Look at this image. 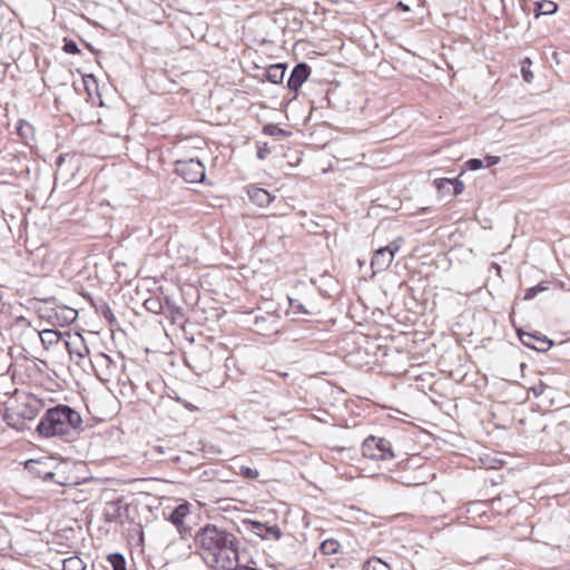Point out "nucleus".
Here are the masks:
<instances>
[{
	"label": "nucleus",
	"instance_id": "f257e3e1",
	"mask_svg": "<svg viewBox=\"0 0 570 570\" xmlns=\"http://www.w3.org/2000/svg\"><path fill=\"white\" fill-rule=\"evenodd\" d=\"M195 547L204 562L217 570L230 569L240 560L237 538L216 524H206L194 537Z\"/></svg>",
	"mask_w": 570,
	"mask_h": 570
},
{
	"label": "nucleus",
	"instance_id": "f03ea898",
	"mask_svg": "<svg viewBox=\"0 0 570 570\" xmlns=\"http://www.w3.org/2000/svg\"><path fill=\"white\" fill-rule=\"evenodd\" d=\"M80 414L68 405H57L48 409L41 417L37 431L45 438L68 435L80 428Z\"/></svg>",
	"mask_w": 570,
	"mask_h": 570
},
{
	"label": "nucleus",
	"instance_id": "7ed1b4c3",
	"mask_svg": "<svg viewBox=\"0 0 570 570\" xmlns=\"http://www.w3.org/2000/svg\"><path fill=\"white\" fill-rule=\"evenodd\" d=\"M362 453L365 458L372 460H392L395 454L393 452L392 443L384 439L374 435L367 436L362 443Z\"/></svg>",
	"mask_w": 570,
	"mask_h": 570
},
{
	"label": "nucleus",
	"instance_id": "20e7f679",
	"mask_svg": "<svg viewBox=\"0 0 570 570\" xmlns=\"http://www.w3.org/2000/svg\"><path fill=\"white\" fill-rule=\"evenodd\" d=\"M404 244L403 237H396L392 242H390L386 246L381 247L376 249L373 253L372 259H371V267L374 273H381L386 271L393 259L395 254L402 248Z\"/></svg>",
	"mask_w": 570,
	"mask_h": 570
},
{
	"label": "nucleus",
	"instance_id": "39448f33",
	"mask_svg": "<svg viewBox=\"0 0 570 570\" xmlns=\"http://www.w3.org/2000/svg\"><path fill=\"white\" fill-rule=\"evenodd\" d=\"M175 171L186 183H202L205 179V166L200 160L195 158L177 160L175 163Z\"/></svg>",
	"mask_w": 570,
	"mask_h": 570
},
{
	"label": "nucleus",
	"instance_id": "423d86ee",
	"mask_svg": "<svg viewBox=\"0 0 570 570\" xmlns=\"http://www.w3.org/2000/svg\"><path fill=\"white\" fill-rule=\"evenodd\" d=\"M117 392L122 402L134 404L139 400L137 386L131 377L127 374H121L117 380Z\"/></svg>",
	"mask_w": 570,
	"mask_h": 570
},
{
	"label": "nucleus",
	"instance_id": "0eeeda50",
	"mask_svg": "<svg viewBox=\"0 0 570 570\" xmlns=\"http://www.w3.org/2000/svg\"><path fill=\"white\" fill-rule=\"evenodd\" d=\"M189 503H181L173 510L168 518V520L177 528V531L181 538H184L189 532V528L185 525V519L189 515Z\"/></svg>",
	"mask_w": 570,
	"mask_h": 570
},
{
	"label": "nucleus",
	"instance_id": "6e6552de",
	"mask_svg": "<svg viewBox=\"0 0 570 570\" xmlns=\"http://www.w3.org/2000/svg\"><path fill=\"white\" fill-rule=\"evenodd\" d=\"M309 76V67L305 62H301L294 67L287 80V87L297 91Z\"/></svg>",
	"mask_w": 570,
	"mask_h": 570
},
{
	"label": "nucleus",
	"instance_id": "1a4fd4ad",
	"mask_svg": "<svg viewBox=\"0 0 570 570\" xmlns=\"http://www.w3.org/2000/svg\"><path fill=\"white\" fill-rule=\"evenodd\" d=\"M519 338L523 345L538 352H546L552 345V342L547 337H540L531 333L519 332Z\"/></svg>",
	"mask_w": 570,
	"mask_h": 570
},
{
	"label": "nucleus",
	"instance_id": "9d476101",
	"mask_svg": "<svg viewBox=\"0 0 570 570\" xmlns=\"http://www.w3.org/2000/svg\"><path fill=\"white\" fill-rule=\"evenodd\" d=\"M42 401L35 395H28L18 413L26 420L32 421L42 409Z\"/></svg>",
	"mask_w": 570,
	"mask_h": 570
},
{
	"label": "nucleus",
	"instance_id": "9b49d317",
	"mask_svg": "<svg viewBox=\"0 0 570 570\" xmlns=\"http://www.w3.org/2000/svg\"><path fill=\"white\" fill-rule=\"evenodd\" d=\"M249 530L262 539L278 540L282 535L281 529L276 525L269 527L258 521L249 522Z\"/></svg>",
	"mask_w": 570,
	"mask_h": 570
},
{
	"label": "nucleus",
	"instance_id": "f8f14e48",
	"mask_svg": "<svg viewBox=\"0 0 570 570\" xmlns=\"http://www.w3.org/2000/svg\"><path fill=\"white\" fill-rule=\"evenodd\" d=\"M66 346L69 354L77 356L79 360L85 358L89 354V348L80 334H76L71 341L66 343Z\"/></svg>",
	"mask_w": 570,
	"mask_h": 570
},
{
	"label": "nucleus",
	"instance_id": "ddd939ff",
	"mask_svg": "<svg viewBox=\"0 0 570 570\" xmlns=\"http://www.w3.org/2000/svg\"><path fill=\"white\" fill-rule=\"evenodd\" d=\"M247 195L252 203L261 207L268 206L274 199V197L266 189L258 187L249 188Z\"/></svg>",
	"mask_w": 570,
	"mask_h": 570
},
{
	"label": "nucleus",
	"instance_id": "4468645a",
	"mask_svg": "<svg viewBox=\"0 0 570 570\" xmlns=\"http://www.w3.org/2000/svg\"><path fill=\"white\" fill-rule=\"evenodd\" d=\"M3 421L7 423L8 426L22 432L29 429L27 421L18 413V412H11L7 411L3 414Z\"/></svg>",
	"mask_w": 570,
	"mask_h": 570
},
{
	"label": "nucleus",
	"instance_id": "2eb2a0df",
	"mask_svg": "<svg viewBox=\"0 0 570 570\" xmlns=\"http://www.w3.org/2000/svg\"><path fill=\"white\" fill-rule=\"evenodd\" d=\"M285 65L276 63L272 65L266 69V78L272 83H281L285 75Z\"/></svg>",
	"mask_w": 570,
	"mask_h": 570
},
{
	"label": "nucleus",
	"instance_id": "dca6fc26",
	"mask_svg": "<svg viewBox=\"0 0 570 570\" xmlns=\"http://www.w3.org/2000/svg\"><path fill=\"white\" fill-rule=\"evenodd\" d=\"M269 318H271V324H268V325L266 324L267 323L266 317H256V320H255V325H256L257 330L261 331L262 334H264V335H271L273 333L278 332L275 317L269 316Z\"/></svg>",
	"mask_w": 570,
	"mask_h": 570
},
{
	"label": "nucleus",
	"instance_id": "f3484780",
	"mask_svg": "<svg viewBox=\"0 0 570 570\" xmlns=\"http://www.w3.org/2000/svg\"><path fill=\"white\" fill-rule=\"evenodd\" d=\"M287 298H288L289 308L293 314H295V315H312L313 314V311L307 305H305L302 301H299L297 298H292L289 296Z\"/></svg>",
	"mask_w": 570,
	"mask_h": 570
},
{
	"label": "nucleus",
	"instance_id": "a211bd4d",
	"mask_svg": "<svg viewBox=\"0 0 570 570\" xmlns=\"http://www.w3.org/2000/svg\"><path fill=\"white\" fill-rule=\"evenodd\" d=\"M56 316L60 324H70L77 318V311L69 307H60Z\"/></svg>",
	"mask_w": 570,
	"mask_h": 570
},
{
	"label": "nucleus",
	"instance_id": "6ab92c4d",
	"mask_svg": "<svg viewBox=\"0 0 570 570\" xmlns=\"http://www.w3.org/2000/svg\"><path fill=\"white\" fill-rule=\"evenodd\" d=\"M39 335L42 344L48 346L57 344L60 340L59 332L55 330H43L39 333Z\"/></svg>",
	"mask_w": 570,
	"mask_h": 570
},
{
	"label": "nucleus",
	"instance_id": "aec40b11",
	"mask_svg": "<svg viewBox=\"0 0 570 570\" xmlns=\"http://www.w3.org/2000/svg\"><path fill=\"white\" fill-rule=\"evenodd\" d=\"M362 570H391V567L380 558H371L363 564Z\"/></svg>",
	"mask_w": 570,
	"mask_h": 570
},
{
	"label": "nucleus",
	"instance_id": "412c9836",
	"mask_svg": "<svg viewBox=\"0 0 570 570\" xmlns=\"http://www.w3.org/2000/svg\"><path fill=\"white\" fill-rule=\"evenodd\" d=\"M144 307L154 314H160L163 312V302L159 297H149L144 302Z\"/></svg>",
	"mask_w": 570,
	"mask_h": 570
},
{
	"label": "nucleus",
	"instance_id": "4be33fe9",
	"mask_svg": "<svg viewBox=\"0 0 570 570\" xmlns=\"http://www.w3.org/2000/svg\"><path fill=\"white\" fill-rule=\"evenodd\" d=\"M107 559L111 564L112 570H127L126 559L121 553H110Z\"/></svg>",
	"mask_w": 570,
	"mask_h": 570
},
{
	"label": "nucleus",
	"instance_id": "5701e85b",
	"mask_svg": "<svg viewBox=\"0 0 570 570\" xmlns=\"http://www.w3.org/2000/svg\"><path fill=\"white\" fill-rule=\"evenodd\" d=\"M557 4L552 1H542L537 3L539 14H552L557 11Z\"/></svg>",
	"mask_w": 570,
	"mask_h": 570
},
{
	"label": "nucleus",
	"instance_id": "b1692460",
	"mask_svg": "<svg viewBox=\"0 0 570 570\" xmlns=\"http://www.w3.org/2000/svg\"><path fill=\"white\" fill-rule=\"evenodd\" d=\"M85 567L82 564L81 559L78 557H71L63 560V570H83Z\"/></svg>",
	"mask_w": 570,
	"mask_h": 570
},
{
	"label": "nucleus",
	"instance_id": "393cba45",
	"mask_svg": "<svg viewBox=\"0 0 570 570\" xmlns=\"http://www.w3.org/2000/svg\"><path fill=\"white\" fill-rule=\"evenodd\" d=\"M120 515V507L117 503L107 505L105 517L107 521H116Z\"/></svg>",
	"mask_w": 570,
	"mask_h": 570
},
{
	"label": "nucleus",
	"instance_id": "a878e982",
	"mask_svg": "<svg viewBox=\"0 0 570 570\" xmlns=\"http://www.w3.org/2000/svg\"><path fill=\"white\" fill-rule=\"evenodd\" d=\"M530 65H531V61L529 58H525L522 61L521 73H522V78L525 82H531L533 79V73L529 68Z\"/></svg>",
	"mask_w": 570,
	"mask_h": 570
},
{
	"label": "nucleus",
	"instance_id": "bb28decb",
	"mask_svg": "<svg viewBox=\"0 0 570 570\" xmlns=\"http://www.w3.org/2000/svg\"><path fill=\"white\" fill-rule=\"evenodd\" d=\"M548 287L547 286H543L542 284H538L535 286H532L530 288H528L524 293V299L525 301H529V299H532L534 298L539 293L541 292H544Z\"/></svg>",
	"mask_w": 570,
	"mask_h": 570
},
{
	"label": "nucleus",
	"instance_id": "cd10ccee",
	"mask_svg": "<svg viewBox=\"0 0 570 570\" xmlns=\"http://www.w3.org/2000/svg\"><path fill=\"white\" fill-rule=\"evenodd\" d=\"M239 474L244 476L245 479L255 480L259 476V472L256 469H252L249 466L240 465L239 466Z\"/></svg>",
	"mask_w": 570,
	"mask_h": 570
},
{
	"label": "nucleus",
	"instance_id": "c85d7f7f",
	"mask_svg": "<svg viewBox=\"0 0 570 570\" xmlns=\"http://www.w3.org/2000/svg\"><path fill=\"white\" fill-rule=\"evenodd\" d=\"M96 364L97 366L99 367H106V368H109L111 365H114V362L110 358V356H108L107 354H98L96 356Z\"/></svg>",
	"mask_w": 570,
	"mask_h": 570
},
{
	"label": "nucleus",
	"instance_id": "c756f323",
	"mask_svg": "<svg viewBox=\"0 0 570 570\" xmlns=\"http://www.w3.org/2000/svg\"><path fill=\"white\" fill-rule=\"evenodd\" d=\"M483 166H484L483 160H481L479 158H471L465 163V167L470 170H478V169L482 168Z\"/></svg>",
	"mask_w": 570,
	"mask_h": 570
},
{
	"label": "nucleus",
	"instance_id": "7c9ffc66",
	"mask_svg": "<svg viewBox=\"0 0 570 570\" xmlns=\"http://www.w3.org/2000/svg\"><path fill=\"white\" fill-rule=\"evenodd\" d=\"M445 181L449 183V185L453 186V194L459 195L463 191L464 185L461 180L458 179H445Z\"/></svg>",
	"mask_w": 570,
	"mask_h": 570
},
{
	"label": "nucleus",
	"instance_id": "2f4dec72",
	"mask_svg": "<svg viewBox=\"0 0 570 570\" xmlns=\"http://www.w3.org/2000/svg\"><path fill=\"white\" fill-rule=\"evenodd\" d=\"M547 387H548V386H547L544 383L540 382L539 384L533 385V386L530 389V391L532 392V394H533L535 397H538V396H541V395L544 393V391H546V389H547Z\"/></svg>",
	"mask_w": 570,
	"mask_h": 570
},
{
	"label": "nucleus",
	"instance_id": "473e14b6",
	"mask_svg": "<svg viewBox=\"0 0 570 570\" xmlns=\"http://www.w3.org/2000/svg\"><path fill=\"white\" fill-rule=\"evenodd\" d=\"M63 50L67 52V53H71V55H75V53H78L79 52V48L77 46V43L75 41H67L63 46Z\"/></svg>",
	"mask_w": 570,
	"mask_h": 570
},
{
	"label": "nucleus",
	"instance_id": "72a5a7b5",
	"mask_svg": "<svg viewBox=\"0 0 570 570\" xmlns=\"http://www.w3.org/2000/svg\"><path fill=\"white\" fill-rule=\"evenodd\" d=\"M484 160H485V165L484 166L485 167H491L493 165H497L499 163L500 158L498 156H487L484 158Z\"/></svg>",
	"mask_w": 570,
	"mask_h": 570
},
{
	"label": "nucleus",
	"instance_id": "f704fd0d",
	"mask_svg": "<svg viewBox=\"0 0 570 570\" xmlns=\"http://www.w3.org/2000/svg\"><path fill=\"white\" fill-rule=\"evenodd\" d=\"M102 315L109 323H112L115 317L109 306L105 307V309L102 311Z\"/></svg>",
	"mask_w": 570,
	"mask_h": 570
},
{
	"label": "nucleus",
	"instance_id": "c9c22d12",
	"mask_svg": "<svg viewBox=\"0 0 570 570\" xmlns=\"http://www.w3.org/2000/svg\"><path fill=\"white\" fill-rule=\"evenodd\" d=\"M220 570H256L255 568L248 566H238V562L235 566H232L230 569H220Z\"/></svg>",
	"mask_w": 570,
	"mask_h": 570
},
{
	"label": "nucleus",
	"instance_id": "e433bc0d",
	"mask_svg": "<svg viewBox=\"0 0 570 570\" xmlns=\"http://www.w3.org/2000/svg\"><path fill=\"white\" fill-rule=\"evenodd\" d=\"M446 178H442V179H436L434 183H435V186L439 188V189H442L444 188L446 185H449L448 181H445Z\"/></svg>",
	"mask_w": 570,
	"mask_h": 570
},
{
	"label": "nucleus",
	"instance_id": "4c0bfd02",
	"mask_svg": "<svg viewBox=\"0 0 570 570\" xmlns=\"http://www.w3.org/2000/svg\"><path fill=\"white\" fill-rule=\"evenodd\" d=\"M151 452H153L154 454L160 455V454H164V452H165V451H164V448H163V446H160V445H155V446H153Z\"/></svg>",
	"mask_w": 570,
	"mask_h": 570
},
{
	"label": "nucleus",
	"instance_id": "58836bf2",
	"mask_svg": "<svg viewBox=\"0 0 570 570\" xmlns=\"http://www.w3.org/2000/svg\"><path fill=\"white\" fill-rule=\"evenodd\" d=\"M397 7L401 8L403 11H410V7L401 1L397 3Z\"/></svg>",
	"mask_w": 570,
	"mask_h": 570
},
{
	"label": "nucleus",
	"instance_id": "ea45409f",
	"mask_svg": "<svg viewBox=\"0 0 570 570\" xmlns=\"http://www.w3.org/2000/svg\"><path fill=\"white\" fill-rule=\"evenodd\" d=\"M53 476H55V473L50 472V471L49 472H43V474H42V478L45 480L52 479Z\"/></svg>",
	"mask_w": 570,
	"mask_h": 570
},
{
	"label": "nucleus",
	"instance_id": "a19ab883",
	"mask_svg": "<svg viewBox=\"0 0 570 570\" xmlns=\"http://www.w3.org/2000/svg\"><path fill=\"white\" fill-rule=\"evenodd\" d=\"M257 156H258V158H261V159H264V158H265V155H264V151H263V150H258Z\"/></svg>",
	"mask_w": 570,
	"mask_h": 570
},
{
	"label": "nucleus",
	"instance_id": "79ce46f5",
	"mask_svg": "<svg viewBox=\"0 0 570 570\" xmlns=\"http://www.w3.org/2000/svg\"><path fill=\"white\" fill-rule=\"evenodd\" d=\"M326 548H327V543H326V542H324V543L322 544V549H323V550H326Z\"/></svg>",
	"mask_w": 570,
	"mask_h": 570
}]
</instances>
